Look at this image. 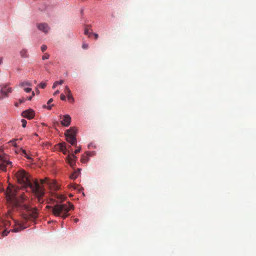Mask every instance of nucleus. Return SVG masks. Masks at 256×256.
<instances>
[{
  "mask_svg": "<svg viewBox=\"0 0 256 256\" xmlns=\"http://www.w3.org/2000/svg\"><path fill=\"white\" fill-rule=\"evenodd\" d=\"M78 220H78V218H75V219L74 220V222H78Z\"/></svg>",
  "mask_w": 256,
  "mask_h": 256,
  "instance_id": "79ce46f5",
  "label": "nucleus"
},
{
  "mask_svg": "<svg viewBox=\"0 0 256 256\" xmlns=\"http://www.w3.org/2000/svg\"><path fill=\"white\" fill-rule=\"evenodd\" d=\"M71 122V117L66 114L63 116V119L61 121V124L64 126H68Z\"/></svg>",
  "mask_w": 256,
  "mask_h": 256,
  "instance_id": "9d476101",
  "label": "nucleus"
},
{
  "mask_svg": "<svg viewBox=\"0 0 256 256\" xmlns=\"http://www.w3.org/2000/svg\"><path fill=\"white\" fill-rule=\"evenodd\" d=\"M2 190V188L1 184L0 183V192H1Z\"/></svg>",
  "mask_w": 256,
  "mask_h": 256,
  "instance_id": "37998d69",
  "label": "nucleus"
},
{
  "mask_svg": "<svg viewBox=\"0 0 256 256\" xmlns=\"http://www.w3.org/2000/svg\"><path fill=\"white\" fill-rule=\"evenodd\" d=\"M90 152V153H89V156H88V158L90 156H92L94 154V152Z\"/></svg>",
  "mask_w": 256,
  "mask_h": 256,
  "instance_id": "c9c22d12",
  "label": "nucleus"
},
{
  "mask_svg": "<svg viewBox=\"0 0 256 256\" xmlns=\"http://www.w3.org/2000/svg\"><path fill=\"white\" fill-rule=\"evenodd\" d=\"M10 232H11L10 230H4L2 233V236L4 237L7 236Z\"/></svg>",
  "mask_w": 256,
  "mask_h": 256,
  "instance_id": "412c9836",
  "label": "nucleus"
},
{
  "mask_svg": "<svg viewBox=\"0 0 256 256\" xmlns=\"http://www.w3.org/2000/svg\"><path fill=\"white\" fill-rule=\"evenodd\" d=\"M60 150L64 154H66L68 152L66 142H62L58 144Z\"/></svg>",
  "mask_w": 256,
  "mask_h": 256,
  "instance_id": "f8f14e48",
  "label": "nucleus"
},
{
  "mask_svg": "<svg viewBox=\"0 0 256 256\" xmlns=\"http://www.w3.org/2000/svg\"><path fill=\"white\" fill-rule=\"evenodd\" d=\"M44 68H45L46 70H48L47 67L46 66H44Z\"/></svg>",
  "mask_w": 256,
  "mask_h": 256,
  "instance_id": "de8ad7c7",
  "label": "nucleus"
},
{
  "mask_svg": "<svg viewBox=\"0 0 256 256\" xmlns=\"http://www.w3.org/2000/svg\"><path fill=\"white\" fill-rule=\"evenodd\" d=\"M6 198L7 202L13 208L28 209V206L22 204L26 200V196H24V192H20L18 188L10 184L7 188Z\"/></svg>",
  "mask_w": 256,
  "mask_h": 256,
  "instance_id": "f03ea898",
  "label": "nucleus"
},
{
  "mask_svg": "<svg viewBox=\"0 0 256 256\" xmlns=\"http://www.w3.org/2000/svg\"><path fill=\"white\" fill-rule=\"evenodd\" d=\"M76 129L75 128L72 127L66 130L65 134H72L73 136H76Z\"/></svg>",
  "mask_w": 256,
  "mask_h": 256,
  "instance_id": "2eb2a0df",
  "label": "nucleus"
},
{
  "mask_svg": "<svg viewBox=\"0 0 256 256\" xmlns=\"http://www.w3.org/2000/svg\"><path fill=\"white\" fill-rule=\"evenodd\" d=\"M74 206L70 202L66 204H56L52 207V214L56 216L66 218L68 216V212L73 208Z\"/></svg>",
  "mask_w": 256,
  "mask_h": 256,
  "instance_id": "7ed1b4c3",
  "label": "nucleus"
},
{
  "mask_svg": "<svg viewBox=\"0 0 256 256\" xmlns=\"http://www.w3.org/2000/svg\"><path fill=\"white\" fill-rule=\"evenodd\" d=\"M38 29L44 33H48L50 28L46 23H40L36 24Z\"/></svg>",
  "mask_w": 256,
  "mask_h": 256,
  "instance_id": "6e6552de",
  "label": "nucleus"
},
{
  "mask_svg": "<svg viewBox=\"0 0 256 256\" xmlns=\"http://www.w3.org/2000/svg\"><path fill=\"white\" fill-rule=\"evenodd\" d=\"M32 98V96H30L28 97L27 98V100H31Z\"/></svg>",
  "mask_w": 256,
  "mask_h": 256,
  "instance_id": "4c0bfd02",
  "label": "nucleus"
},
{
  "mask_svg": "<svg viewBox=\"0 0 256 256\" xmlns=\"http://www.w3.org/2000/svg\"><path fill=\"white\" fill-rule=\"evenodd\" d=\"M90 146H92V147H94V148H95V146H93V144H90L88 145V147L90 148Z\"/></svg>",
  "mask_w": 256,
  "mask_h": 256,
  "instance_id": "ea45409f",
  "label": "nucleus"
},
{
  "mask_svg": "<svg viewBox=\"0 0 256 256\" xmlns=\"http://www.w3.org/2000/svg\"><path fill=\"white\" fill-rule=\"evenodd\" d=\"M67 96H68V99L69 100H72V102H74V98L72 97V96L71 94V92H70V94H67Z\"/></svg>",
  "mask_w": 256,
  "mask_h": 256,
  "instance_id": "bb28decb",
  "label": "nucleus"
},
{
  "mask_svg": "<svg viewBox=\"0 0 256 256\" xmlns=\"http://www.w3.org/2000/svg\"><path fill=\"white\" fill-rule=\"evenodd\" d=\"M23 156H24L25 157H26L28 159L32 160V158L30 156H28L26 152V154H23Z\"/></svg>",
  "mask_w": 256,
  "mask_h": 256,
  "instance_id": "72a5a7b5",
  "label": "nucleus"
},
{
  "mask_svg": "<svg viewBox=\"0 0 256 256\" xmlns=\"http://www.w3.org/2000/svg\"><path fill=\"white\" fill-rule=\"evenodd\" d=\"M26 228L27 226H25L23 224L18 223L16 224V227L10 230L12 232H18L22 230L25 229Z\"/></svg>",
  "mask_w": 256,
  "mask_h": 256,
  "instance_id": "9b49d317",
  "label": "nucleus"
},
{
  "mask_svg": "<svg viewBox=\"0 0 256 256\" xmlns=\"http://www.w3.org/2000/svg\"><path fill=\"white\" fill-rule=\"evenodd\" d=\"M89 153L90 152H87L86 153V154H83L81 158V162L82 163H86L89 160V158L88 156H89Z\"/></svg>",
  "mask_w": 256,
  "mask_h": 256,
  "instance_id": "ddd939ff",
  "label": "nucleus"
},
{
  "mask_svg": "<svg viewBox=\"0 0 256 256\" xmlns=\"http://www.w3.org/2000/svg\"><path fill=\"white\" fill-rule=\"evenodd\" d=\"M10 83L6 82L0 84V100L8 98L13 89L10 86Z\"/></svg>",
  "mask_w": 256,
  "mask_h": 256,
  "instance_id": "20e7f679",
  "label": "nucleus"
},
{
  "mask_svg": "<svg viewBox=\"0 0 256 256\" xmlns=\"http://www.w3.org/2000/svg\"><path fill=\"white\" fill-rule=\"evenodd\" d=\"M44 180H42V183H44Z\"/></svg>",
  "mask_w": 256,
  "mask_h": 256,
  "instance_id": "09e8293b",
  "label": "nucleus"
},
{
  "mask_svg": "<svg viewBox=\"0 0 256 256\" xmlns=\"http://www.w3.org/2000/svg\"><path fill=\"white\" fill-rule=\"evenodd\" d=\"M14 105H15L16 106H18V103H16L14 104Z\"/></svg>",
  "mask_w": 256,
  "mask_h": 256,
  "instance_id": "a18cd8bd",
  "label": "nucleus"
},
{
  "mask_svg": "<svg viewBox=\"0 0 256 256\" xmlns=\"http://www.w3.org/2000/svg\"><path fill=\"white\" fill-rule=\"evenodd\" d=\"M81 148L78 147L76 150H74V154H68L67 156L68 162L71 166H73L74 165L76 160L77 158L75 154L79 152Z\"/></svg>",
  "mask_w": 256,
  "mask_h": 256,
  "instance_id": "423d86ee",
  "label": "nucleus"
},
{
  "mask_svg": "<svg viewBox=\"0 0 256 256\" xmlns=\"http://www.w3.org/2000/svg\"><path fill=\"white\" fill-rule=\"evenodd\" d=\"M34 95H35V94H34V92H32V97H33L34 96Z\"/></svg>",
  "mask_w": 256,
  "mask_h": 256,
  "instance_id": "c03bdc74",
  "label": "nucleus"
},
{
  "mask_svg": "<svg viewBox=\"0 0 256 256\" xmlns=\"http://www.w3.org/2000/svg\"><path fill=\"white\" fill-rule=\"evenodd\" d=\"M18 86L22 88H25L26 86H32V83L29 81L25 80L21 82L19 84Z\"/></svg>",
  "mask_w": 256,
  "mask_h": 256,
  "instance_id": "4468645a",
  "label": "nucleus"
},
{
  "mask_svg": "<svg viewBox=\"0 0 256 256\" xmlns=\"http://www.w3.org/2000/svg\"><path fill=\"white\" fill-rule=\"evenodd\" d=\"M18 182L25 188H29L32 192L38 198L39 200L44 195V190L40 185L38 180H35L33 183L30 180L29 176L24 170H20L16 174Z\"/></svg>",
  "mask_w": 256,
  "mask_h": 256,
  "instance_id": "f257e3e1",
  "label": "nucleus"
},
{
  "mask_svg": "<svg viewBox=\"0 0 256 256\" xmlns=\"http://www.w3.org/2000/svg\"><path fill=\"white\" fill-rule=\"evenodd\" d=\"M80 170V168H78L77 171L75 172L70 175V178L73 180L76 179L78 177Z\"/></svg>",
  "mask_w": 256,
  "mask_h": 256,
  "instance_id": "dca6fc26",
  "label": "nucleus"
},
{
  "mask_svg": "<svg viewBox=\"0 0 256 256\" xmlns=\"http://www.w3.org/2000/svg\"><path fill=\"white\" fill-rule=\"evenodd\" d=\"M63 83H64V80H60L59 81H56L54 83L52 88L53 89H54L58 85V84L61 85Z\"/></svg>",
  "mask_w": 256,
  "mask_h": 256,
  "instance_id": "6ab92c4d",
  "label": "nucleus"
},
{
  "mask_svg": "<svg viewBox=\"0 0 256 256\" xmlns=\"http://www.w3.org/2000/svg\"><path fill=\"white\" fill-rule=\"evenodd\" d=\"M18 140V139H12L8 142V144H11L12 146H14L16 147L17 144L16 142V141L17 140Z\"/></svg>",
  "mask_w": 256,
  "mask_h": 256,
  "instance_id": "aec40b11",
  "label": "nucleus"
},
{
  "mask_svg": "<svg viewBox=\"0 0 256 256\" xmlns=\"http://www.w3.org/2000/svg\"><path fill=\"white\" fill-rule=\"evenodd\" d=\"M20 54L22 58H28V50L26 49H22L20 52Z\"/></svg>",
  "mask_w": 256,
  "mask_h": 256,
  "instance_id": "f3484780",
  "label": "nucleus"
},
{
  "mask_svg": "<svg viewBox=\"0 0 256 256\" xmlns=\"http://www.w3.org/2000/svg\"><path fill=\"white\" fill-rule=\"evenodd\" d=\"M12 163L8 160V156L0 153V172L6 171L7 166L11 165Z\"/></svg>",
  "mask_w": 256,
  "mask_h": 256,
  "instance_id": "39448f33",
  "label": "nucleus"
},
{
  "mask_svg": "<svg viewBox=\"0 0 256 256\" xmlns=\"http://www.w3.org/2000/svg\"><path fill=\"white\" fill-rule=\"evenodd\" d=\"M60 92V91L58 90H56L54 93V96H56V94H59Z\"/></svg>",
  "mask_w": 256,
  "mask_h": 256,
  "instance_id": "e433bc0d",
  "label": "nucleus"
},
{
  "mask_svg": "<svg viewBox=\"0 0 256 256\" xmlns=\"http://www.w3.org/2000/svg\"><path fill=\"white\" fill-rule=\"evenodd\" d=\"M47 49V46L45 44H42L41 46V50L42 52H44Z\"/></svg>",
  "mask_w": 256,
  "mask_h": 256,
  "instance_id": "c85d7f7f",
  "label": "nucleus"
},
{
  "mask_svg": "<svg viewBox=\"0 0 256 256\" xmlns=\"http://www.w3.org/2000/svg\"><path fill=\"white\" fill-rule=\"evenodd\" d=\"M84 34H86V35H88V36H90V34H92L91 33H89L88 32V30L86 29V30H84Z\"/></svg>",
  "mask_w": 256,
  "mask_h": 256,
  "instance_id": "f704fd0d",
  "label": "nucleus"
},
{
  "mask_svg": "<svg viewBox=\"0 0 256 256\" xmlns=\"http://www.w3.org/2000/svg\"><path fill=\"white\" fill-rule=\"evenodd\" d=\"M24 90L26 92L28 93L32 91V88H24Z\"/></svg>",
  "mask_w": 256,
  "mask_h": 256,
  "instance_id": "a878e982",
  "label": "nucleus"
},
{
  "mask_svg": "<svg viewBox=\"0 0 256 256\" xmlns=\"http://www.w3.org/2000/svg\"><path fill=\"white\" fill-rule=\"evenodd\" d=\"M22 115L23 117L28 119H32L35 115V112L33 110L28 109L24 111Z\"/></svg>",
  "mask_w": 256,
  "mask_h": 256,
  "instance_id": "0eeeda50",
  "label": "nucleus"
},
{
  "mask_svg": "<svg viewBox=\"0 0 256 256\" xmlns=\"http://www.w3.org/2000/svg\"><path fill=\"white\" fill-rule=\"evenodd\" d=\"M52 101H53V99H52V98H50V99L48 100V102H47V104H48V106H46V105H44V106H43V108H47V109H48V110H51V109H52V106L53 104H52V105H50V104L52 102Z\"/></svg>",
  "mask_w": 256,
  "mask_h": 256,
  "instance_id": "a211bd4d",
  "label": "nucleus"
},
{
  "mask_svg": "<svg viewBox=\"0 0 256 256\" xmlns=\"http://www.w3.org/2000/svg\"><path fill=\"white\" fill-rule=\"evenodd\" d=\"M82 48L84 49H86L88 48V44H86V43H84L82 44Z\"/></svg>",
  "mask_w": 256,
  "mask_h": 256,
  "instance_id": "c756f323",
  "label": "nucleus"
},
{
  "mask_svg": "<svg viewBox=\"0 0 256 256\" xmlns=\"http://www.w3.org/2000/svg\"><path fill=\"white\" fill-rule=\"evenodd\" d=\"M60 99L62 100H66V96L64 94H61V95H60Z\"/></svg>",
  "mask_w": 256,
  "mask_h": 256,
  "instance_id": "7c9ffc66",
  "label": "nucleus"
},
{
  "mask_svg": "<svg viewBox=\"0 0 256 256\" xmlns=\"http://www.w3.org/2000/svg\"><path fill=\"white\" fill-rule=\"evenodd\" d=\"M26 100L24 98H20L19 100L20 104H22L25 102Z\"/></svg>",
  "mask_w": 256,
  "mask_h": 256,
  "instance_id": "2f4dec72",
  "label": "nucleus"
},
{
  "mask_svg": "<svg viewBox=\"0 0 256 256\" xmlns=\"http://www.w3.org/2000/svg\"><path fill=\"white\" fill-rule=\"evenodd\" d=\"M66 140L68 142L70 143L72 145L75 146L76 144V136H73L72 134H65Z\"/></svg>",
  "mask_w": 256,
  "mask_h": 256,
  "instance_id": "1a4fd4ad",
  "label": "nucleus"
},
{
  "mask_svg": "<svg viewBox=\"0 0 256 256\" xmlns=\"http://www.w3.org/2000/svg\"><path fill=\"white\" fill-rule=\"evenodd\" d=\"M23 156H24L25 157H26L28 159L32 160V158L30 156H28L26 152V154H23Z\"/></svg>",
  "mask_w": 256,
  "mask_h": 256,
  "instance_id": "473e14b6",
  "label": "nucleus"
},
{
  "mask_svg": "<svg viewBox=\"0 0 256 256\" xmlns=\"http://www.w3.org/2000/svg\"><path fill=\"white\" fill-rule=\"evenodd\" d=\"M20 152H22V154L23 155V154H26V150L22 149V148H20L19 150H18L16 151V153H19Z\"/></svg>",
  "mask_w": 256,
  "mask_h": 256,
  "instance_id": "393cba45",
  "label": "nucleus"
},
{
  "mask_svg": "<svg viewBox=\"0 0 256 256\" xmlns=\"http://www.w3.org/2000/svg\"><path fill=\"white\" fill-rule=\"evenodd\" d=\"M64 92L66 94H70V92H71L69 88L67 86H65Z\"/></svg>",
  "mask_w": 256,
  "mask_h": 256,
  "instance_id": "5701e85b",
  "label": "nucleus"
},
{
  "mask_svg": "<svg viewBox=\"0 0 256 256\" xmlns=\"http://www.w3.org/2000/svg\"><path fill=\"white\" fill-rule=\"evenodd\" d=\"M94 36L96 39H97L98 38V36L97 34H94Z\"/></svg>",
  "mask_w": 256,
  "mask_h": 256,
  "instance_id": "58836bf2",
  "label": "nucleus"
},
{
  "mask_svg": "<svg viewBox=\"0 0 256 256\" xmlns=\"http://www.w3.org/2000/svg\"><path fill=\"white\" fill-rule=\"evenodd\" d=\"M50 58V54L48 53H45L44 56H42V60H46Z\"/></svg>",
  "mask_w": 256,
  "mask_h": 256,
  "instance_id": "4be33fe9",
  "label": "nucleus"
},
{
  "mask_svg": "<svg viewBox=\"0 0 256 256\" xmlns=\"http://www.w3.org/2000/svg\"><path fill=\"white\" fill-rule=\"evenodd\" d=\"M21 122L22 123V126L23 128H26V124H27L26 120L24 119H22L21 120Z\"/></svg>",
  "mask_w": 256,
  "mask_h": 256,
  "instance_id": "b1692460",
  "label": "nucleus"
},
{
  "mask_svg": "<svg viewBox=\"0 0 256 256\" xmlns=\"http://www.w3.org/2000/svg\"><path fill=\"white\" fill-rule=\"evenodd\" d=\"M83 12H84V10H83V9H82V10H81V12H81V14H83Z\"/></svg>",
  "mask_w": 256,
  "mask_h": 256,
  "instance_id": "49530a36",
  "label": "nucleus"
},
{
  "mask_svg": "<svg viewBox=\"0 0 256 256\" xmlns=\"http://www.w3.org/2000/svg\"><path fill=\"white\" fill-rule=\"evenodd\" d=\"M2 63V58H0V65Z\"/></svg>",
  "mask_w": 256,
  "mask_h": 256,
  "instance_id": "a19ab883",
  "label": "nucleus"
},
{
  "mask_svg": "<svg viewBox=\"0 0 256 256\" xmlns=\"http://www.w3.org/2000/svg\"><path fill=\"white\" fill-rule=\"evenodd\" d=\"M46 86V84L44 82H40L38 84V86L42 88H44Z\"/></svg>",
  "mask_w": 256,
  "mask_h": 256,
  "instance_id": "cd10ccee",
  "label": "nucleus"
}]
</instances>
